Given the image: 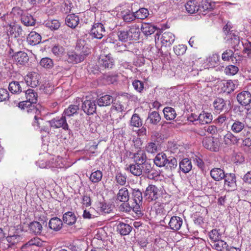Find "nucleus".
Segmentation results:
<instances>
[{"mask_svg": "<svg viewBox=\"0 0 251 251\" xmlns=\"http://www.w3.org/2000/svg\"><path fill=\"white\" fill-rule=\"evenodd\" d=\"M113 65V59L109 55H100L92 71L94 73H102L105 69H111Z\"/></svg>", "mask_w": 251, "mask_h": 251, "instance_id": "f257e3e1", "label": "nucleus"}, {"mask_svg": "<svg viewBox=\"0 0 251 251\" xmlns=\"http://www.w3.org/2000/svg\"><path fill=\"white\" fill-rule=\"evenodd\" d=\"M160 207V208H158V210L159 209L160 211L162 210V214H160V220L159 221L160 225H158V228H159V238H167V237L168 234V231L166 230L167 228L166 226H164V224H166V222L165 221H167V222H168L170 219V217H167V216H165L166 214V211L164 210H162V208H161V206L160 205L159 206Z\"/></svg>", "mask_w": 251, "mask_h": 251, "instance_id": "f03ea898", "label": "nucleus"}, {"mask_svg": "<svg viewBox=\"0 0 251 251\" xmlns=\"http://www.w3.org/2000/svg\"><path fill=\"white\" fill-rule=\"evenodd\" d=\"M51 127L53 128H62L64 130H69L66 117L62 114L61 117H57L47 122Z\"/></svg>", "mask_w": 251, "mask_h": 251, "instance_id": "7ed1b4c3", "label": "nucleus"}, {"mask_svg": "<svg viewBox=\"0 0 251 251\" xmlns=\"http://www.w3.org/2000/svg\"><path fill=\"white\" fill-rule=\"evenodd\" d=\"M203 146L206 149L213 151L219 150L220 142L217 138L213 137H205L202 141Z\"/></svg>", "mask_w": 251, "mask_h": 251, "instance_id": "20e7f679", "label": "nucleus"}, {"mask_svg": "<svg viewBox=\"0 0 251 251\" xmlns=\"http://www.w3.org/2000/svg\"><path fill=\"white\" fill-rule=\"evenodd\" d=\"M232 124L231 125L230 130L234 133L237 134L240 133H244L246 132V136H248L250 134V132L247 131L245 128V121H240L238 120H232Z\"/></svg>", "mask_w": 251, "mask_h": 251, "instance_id": "39448f33", "label": "nucleus"}, {"mask_svg": "<svg viewBox=\"0 0 251 251\" xmlns=\"http://www.w3.org/2000/svg\"><path fill=\"white\" fill-rule=\"evenodd\" d=\"M236 99L239 103L243 106H250L251 93L248 91H243L237 95Z\"/></svg>", "mask_w": 251, "mask_h": 251, "instance_id": "423d86ee", "label": "nucleus"}, {"mask_svg": "<svg viewBox=\"0 0 251 251\" xmlns=\"http://www.w3.org/2000/svg\"><path fill=\"white\" fill-rule=\"evenodd\" d=\"M197 2L199 3V13L202 15H205L206 11H211L215 6L214 2L208 0H197Z\"/></svg>", "mask_w": 251, "mask_h": 251, "instance_id": "0eeeda50", "label": "nucleus"}, {"mask_svg": "<svg viewBox=\"0 0 251 251\" xmlns=\"http://www.w3.org/2000/svg\"><path fill=\"white\" fill-rule=\"evenodd\" d=\"M75 50L80 54L83 55L84 59L90 52V49L85 40L79 39L77 41Z\"/></svg>", "mask_w": 251, "mask_h": 251, "instance_id": "6e6552de", "label": "nucleus"}, {"mask_svg": "<svg viewBox=\"0 0 251 251\" xmlns=\"http://www.w3.org/2000/svg\"><path fill=\"white\" fill-rule=\"evenodd\" d=\"M145 197L148 201H154L155 203L157 199V187L154 185H149L146 188Z\"/></svg>", "mask_w": 251, "mask_h": 251, "instance_id": "1a4fd4ad", "label": "nucleus"}, {"mask_svg": "<svg viewBox=\"0 0 251 251\" xmlns=\"http://www.w3.org/2000/svg\"><path fill=\"white\" fill-rule=\"evenodd\" d=\"M39 75L35 72L28 74L25 77V81L27 85L32 87L37 86L39 84Z\"/></svg>", "mask_w": 251, "mask_h": 251, "instance_id": "9d476101", "label": "nucleus"}, {"mask_svg": "<svg viewBox=\"0 0 251 251\" xmlns=\"http://www.w3.org/2000/svg\"><path fill=\"white\" fill-rule=\"evenodd\" d=\"M105 32L103 25L100 23L95 24L91 30V35L95 38L101 39Z\"/></svg>", "mask_w": 251, "mask_h": 251, "instance_id": "9b49d317", "label": "nucleus"}, {"mask_svg": "<svg viewBox=\"0 0 251 251\" xmlns=\"http://www.w3.org/2000/svg\"><path fill=\"white\" fill-rule=\"evenodd\" d=\"M82 109L88 115H92L96 111V104L95 101L86 100L82 105Z\"/></svg>", "mask_w": 251, "mask_h": 251, "instance_id": "f8f14e48", "label": "nucleus"}, {"mask_svg": "<svg viewBox=\"0 0 251 251\" xmlns=\"http://www.w3.org/2000/svg\"><path fill=\"white\" fill-rule=\"evenodd\" d=\"M13 59L18 65H25L28 61L27 54L24 51L16 52L13 56Z\"/></svg>", "mask_w": 251, "mask_h": 251, "instance_id": "ddd939ff", "label": "nucleus"}, {"mask_svg": "<svg viewBox=\"0 0 251 251\" xmlns=\"http://www.w3.org/2000/svg\"><path fill=\"white\" fill-rule=\"evenodd\" d=\"M230 103L229 101H226L222 98H217L213 102V106L217 112H220L222 111H227L228 108L226 106L227 102Z\"/></svg>", "mask_w": 251, "mask_h": 251, "instance_id": "4468645a", "label": "nucleus"}, {"mask_svg": "<svg viewBox=\"0 0 251 251\" xmlns=\"http://www.w3.org/2000/svg\"><path fill=\"white\" fill-rule=\"evenodd\" d=\"M126 170L129 171L135 176H140L143 173V167L139 163H133L132 164H127Z\"/></svg>", "mask_w": 251, "mask_h": 251, "instance_id": "2eb2a0df", "label": "nucleus"}, {"mask_svg": "<svg viewBox=\"0 0 251 251\" xmlns=\"http://www.w3.org/2000/svg\"><path fill=\"white\" fill-rule=\"evenodd\" d=\"M79 23V17L75 14L68 15L65 19V24L67 26L75 28Z\"/></svg>", "mask_w": 251, "mask_h": 251, "instance_id": "dca6fc26", "label": "nucleus"}, {"mask_svg": "<svg viewBox=\"0 0 251 251\" xmlns=\"http://www.w3.org/2000/svg\"><path fill=\"white\" fill-rule=\"evenodd\" d=\"M175 35L171 32H164L161 37V43L165 47H170L175 41Z\"/></svg>", "mask_w": 251, "mask_h": 251, "instance_id": "f3484780", "label": "nucleus"}, {"mask_svg": "<svg viewBox=\"0 0 251 251\" xmlns=\"http://www.w3.org/2000/svg\"><path fill=\"white\" fill-rule=\"evenodd\" d=\"M210 176L215 181H220L225 177V173L224 170L220 168H214L210 171Z\"/></svg>", "mask_w": 251, "mask_h": 251, "instance_id": "a211bd4d", "label": "nucleus"}, {"mask_svg": "<svg viewBox=\"0 0 251 251\" xmlns=\"http://www.w3.org/2000/svg\"><path fill=\"white\" fill-rule=\"evenodd\" d=\"M24 85L23 82H20L13 81L9 83L8 89L9 91L14 94H18L22 91V86Z\"/></svg>", "mask_w": 251, "mask_h": 251, "instance_id": "6ab92c4d", "label": "nucleus"}, {"mask_svg": "<svg viewBox=\"0 0 251 251\" xmlns=\"http://www.w3.org/2000/svg\"><path fill=\"white\" fill-rule=\"evenodd\" d=\"M41 41V36L35 31H31L27 37V42L32 46L39 44Z\"/></svg>", "mask_w": 251, "mask_h": 251, "instance_id": "aec40b11", "label": "nucleus"}, {"mask_svg": "<svg viewBox=\"0 0 251 251\" xmlns=\"http://www.w3.org/2000/svg\"><path fill=\"white\" fill-rule=\"evenodd\" d=\"M62 219L65 224L72 226L75 223L77 218L74 212L68 211L63 214Z\"/></svg>", "mask_w": 251, "mask_h": 251, "instance_id": "412c9836", "label": "nucleus"}, {"mask_svg": "<svg viewBox=\"0 0 251 251\" xmlns=\"http://www.w3.org/2000/svg\"><path fill=\"white\" fill-rule=\"evenodd\" d=\"M8 34L14 38H17L22 35L23 30L22 27L18 25H10L7 29Z\"/></svg>", "mask_w": 251, "mask_h": 251, "instance_id": "4be33fe9", "label": "nucleus"}, {"mask_svg": "<svg viewBox=\"0 0 251 251\" xmlns=\"http://www.w3.org/2000/svg\"><path fill=\"white\" fill-rule=\"evenodd\" d=\"M224 140L226 145H231L238 144L240 138L234 135L231 132L228 131L224 136Z\"/></svg>", "mask_w": 251, "mask_h": 251, "instance_id": "5701e85b", "label": "nucleus"}, {"mask_svg": "<svg viewBox=\"0 0 251 251\" xmlns=\"http://www.w3.org/2000/svg\"><path fill=\"white\" fill-rule=\"evenodd\" d=\"M182 224V220L177 216H173L169 220V225L170 228L177 230L180 229Z\"/></svg>", "mask_w": 251, "mask_h": 251, "instance_id": "b1692460", "label": "nucleus"}, {"mask_svg": "<svg viewBox=\"0 0 251 251\" xmlns=\"http://www.w3.org/2000/svg\"><path fill=\"white\" fill-rule=\"evenodd\" d=\"M113 100L114 98L112 96L109 95H105L98 99L97 104L100 107L106 106L112 103Z\"/></svg>", "mask_w": 251, "mask_h": 251, "instance_id": "393cba45", "label": "nucleus"}, {"mask_svg": "<svg viewBox=\"0 0 251 251\" xmlns=\"http://www.w3.org/2000/svg\"><path fill=\"white\" fill-rule=\"evenodd\" d=\"M224 179H225L224 184L225 186H227L228 188H235L236 187V177L234 174H226L225 177Z\"/></svg>", "mask_w": 251, "mask_h": 251, "instance_id": "a878e982", "label": "nucleus"}, {"mask_svg": "<svg viewBox=\"0 0 251 251\" xmlns=\"http://www.w3.org/2000/svg\"><path fill=\"white\" fill-rule=\"evenodd\" d=\"M117 230L122 235H126L130 233L132 227L127 224L119 222L117 226Z\"/></svg>", "mask_w": 251, "mask_h": 251, "instance_id": "bb28decb", "label": "nucleus"}, {"mask_svg": "<svg viewBox=\"0 0 251 251\" xmlns=\"http://www.w3.org/2000/svg\"><path fill=\"white\" fill-rule=\"evenodd\" d=\"M192 168V165L191 160L185 158L183 159L179 162V169L184 173H189Z\"/></svg>", "mask_w": 251, "mask_h": 251, "instance_id": "cd10ccee", "label": "nucleus"}, {"mask_svg": "<svg viewBox=\"0 0 251 251\" xmlns=\"http://www.w3.org/2000/svg\"><path fill=\"white\" fill-rule=\"evenodd\" d=\"M44 244V241L38 237H34L31 239L27 243L22 246L21 249L23 250L26 249L30 246H35L37 247H42Z\"/></svg>", "mask_w": 251, "mask_h": 251, "instance_id": "c85d7f7f", "label": "nucleus"}, {"mask_svg": "<svg viewBox=\"0 0 251 251\" xmlns=\"http://www.w3.org/2000/svg\"><path fill=\"white\" fill-rule=\"evenodd\" d=\"M62 225V221L57 217L51 218L49 223V227L54 231H58L61 229Z\"/></svg>", "mask_w": 251, "mask_h": 251, "instance_id": "c756f323", "label": "nucleus"}, {"mask_svg": "<svg viewBox=\"0 0 251 251\" xmlns=\"http://www.w3.org/2000/svg\"><path fill=\"white\" fill-rule=\"evenodd\" d=\"M129 199V194L126 187H122L119 190L117 195V200L121 202H127Z\"/></svg>", "mask_w": 251, "mask_h": 251, "instance_id": "7c9ffc66", "label": "nucleus"}, {"mask_svg": "<svg viewBox=\"0 0 251 251\" xmlns=\"http://www.w3.org/2000/svg\"><path fill=\"white\" fill-rule=\"evenodd\" d=\"M198 5L197 0H190L186 3L185 8L190 14H193L196 12L199 13Z\"/></svg>", "mask_w": 251, "mask_h": 251, "instance_id": "2f4dec72", "label": "nucleus"}, {"mask_svg": "<svg viewBox=\"0 0 251 251\" xmlns=\"http://www.w3.org/2000/svg\"><path fill=\"white\" fill-rule=\"evenodd\" d=\"M133 158L134 163L140 164L141 165H142L147 159L146 153L144 151L141 150L134 154Z\"/></svg>", "mask_w": 251, "mask_h": 251, "instance_id": "473e14b6", "label": "nucleus"}, {"mask_svg": "<svg viewBox=\"0 0 251 251\" xmlns=\"http://www.w3.org/2000/svg\"><path fill=\"white\" fill-rule=\"evenodd\" d=\"M69 62L77 63L84 60L83 55L80 54L78 52H69L68 53Z\"/></svg>", "mask_w": 251, "mask_h": 251, "instance_id": "72a5a7b5", "label": "nucleus"}, {"mask_svg": "<svg viewBox=\"0 0 251 251\" xmlns=\"http://www.w3.org/2000/svg\"><path fill=\"white\" fill-rule=\"evenodd\" d=\"M131 40L136 41L139 39L140 31L139 26L137 25H132L130 27L129 31Z\"/></svg>", "mask_w": 251, "mask_h": 251, "instance_id": "f704fd0d", "label": "nucleus"}, {"mask_svg": "<svg viewBox=\"0 0 251 251\" xmlns=\"http://www.w3.org/2000/svg\"><path fill=\"white\" fill-rule=\"evenodd\" d=\"M213 248L217 251H226L228 250V244L222 240L212 242Z\"/></svg>", "mask_w": 251, "mask_h": 251, "instance_id": "c9c22d12", "label": "nucleus"}, {"mask_svg": "<svg viewBox=\"0 0 251 251\" xmlns=\"http://www.w3.org/2000/svg\"><path fill=\"white\" fill-rule=\"evenodd\" d=\"M21 20L22 23L26 26H33L35 24V20L31 15L28 13H25Z\"/></svg>", "mask_w": 251, "mask_h": 251, "instance_id": "e433bc0d", "label": "nucleus"}, {"mask_svg": "<svg viewBox=\"0 0 251 251\" xmlns=\"http://www.w3.org/2000/svg\"><path fill=\"white\" fill-rule=\"evenodd\" d=\"M212 121V115L211 113L203 112L199 115V122L202 125L208 124Z\"/></svg>", "mask_w": 251, "mask_h": 251, "instance_id": "4c0bfd02", "label": "nucleus"}, {"mask_svg": "<svg viewBox=\"0 0 251 251\" xmlns=\"http://www.w3.org/2000/svg\"><path fill=\"white\" fill-rule=\"evenodd\" d=\"M78 110L79 105L72 104L64 110L62 114L66 117L73 116L77 113Z\"/></svg>", "mask_w": 251, "mask_h": 251, "instance_id": "58836bf2", "label": "nucleus"}, {"mask_svg": "<svg viewBox=\"0 0 251 251\" xmlns=\"http://www.w3.org/2000/svg\"><path fill=\"white\" fill-rule=\"evenodd\" d=\"M29 228L32 233L35 234H39L41 233L43 227L39 222L34 221L30 223Z\"/></svg>", "mask_w": 251, "mask_h": 251, "instance_id": "ea45409f", "label": "nucleus"}, {"mask_svg": "<svg viewBox=\"0 0 251 251\" xmlns=\"http://www.w3.org/2000/svg\"><path fill=\"white\" fill-rule=\"evenodd\" d=\"M163 112L164 117L167 120H172L175 118L176 114L175 109L172 107H166L164 108Z\"/></svg>", "mask_w": 251, "mask_h": 251, "instance_id": "a19ab883", "label": "nucleus"}, {"mask_svg": "<svg viewBox=\"0 0 251 251\" xmlns=\"http://www.w3.org/2000/svg\"><path fill=\"white\" fill-rule=\"evenodd\" d=\"M26 99L34 103H37L38 96L37 93L34 92L33 89H28L25 92Z\"/></svg>", "mask_w": 251, "mask_h": 251, "instance_id": "79ce46f5", "label": "nucleus"}, {"mask_svg": "<svg viewBox=\"0 0 251 251\" xmlns=\"http://www.w3.org/2000/svg\"><path fill=\"white\" fill-rule=\"evenodd\" d=\"M102 173L100 170L93 172L89 177L90 180L93 183H98L101 181L102 177Z\"/></svg>", "mask_w": 251, "mask_h": 251, "instance_id": "37998d69", "label": "nucleus"}, {"mask_svg": "<svg viewBox=\"0 0 251 251\" xmlns=\"http://www.w3.org/2000/svg\"><path fill=\"white\" fill-rule=\"evenodd\" d=\"M156 29V26L149 24H145L141 27V30L146 35H151Z\"/></svg>", "mask_w": 251, "mask_h": 251, "instance_id": "c03bdc74", "label": "nucleus"}, {"mask_svg": "<svg viewBox=\"0 0 251 251\" xmlns=\"http://www.w3.org/2000/svg\"><path fill=\"white\" fill-rule=\"evenodd\" d=\"M122 17L124 21L126 23H130L136 19L135 13L128 10L123 12Z\"/></svg>", "mask_w": 251, "mask_h": 251, "instance_id": "a18cd8bd", "label": "nucleus"}, {"mask_svg": "<svg viewBox=\"0 0 251 251\" xmlns=\"http://www.w3.org/2000/svg\"><path fill=\"white\" fill-rule=\"evenodd\" d=\"M34 104L35 103L26 100L25 101L19 102V107L24 110L26 109V111L29 112V110H32V108H34Z\"/></svg>", "mask_w": 251, "mask_h": 251, "instance_id": "49530a36", "label": "nucleus"}, {"mask_svg": "<svg viewBox=\"0 0 251 251\" xmlns=\"http://www.w3.org/2000/svg\"><path fill=\"white\" fill-rule=\"evenodd\" d=\"M134 13L136 18L141 20L146 19L149 15L148 10L145 8H140Z\"/></svg>", "mask_w": 251, "mask_h": 251, "instance_id": "de8ad7c7", "label": "nucleus"}, {"mask_svg": "<svg viewBox=\"0 0 251 251\" xmlns=\"http://www.w3.org/2000/svg\"><path fill=\"white\" fill-rule=\"evenodd\" d=\"M177 165L176 159L175 157H169L164 168L172 170L176 168Z\"/></svg>", "mask_w": 251, "mask_h": 251, "instance_id": "09e8293b", "label": "nucleus"}, {"mask_svg": "<svg viewBox=\"0 0 251 251\" xmlns=\"http://www.w3.org/2000/svg\"><path fill=\"white\" fill-rule=\"evenodd\" d=\"M113 105L111 107V111H117L118 112H122L125 111L126 109L125 105L122 103V102L118 101L113 102Z\"/></svg>", "mask_w": 251, "mask_h": 251, "instance_id": "8fccbe9b", "label": "nucleus"}, {"mask_svg": "<svg viewBox=\"0 0 251 251\" xmlns=\"http://www.w3.org/2000/svg\"><path fill=\"white\" fill-rule=\"evenodd\" d=\"M117 35L119 40L123 42H126L128 40H130L129 33L127 30H119Z\"/></svg>", "mask_w": 251, "mask_h": 251, "instance_id": "3c124183", "label": "nucleus"}, {"mask_svg": "<svg viewBox=\"0 0 251 251\" xmlns=\"http://www.w3.org/2000/svg\"><path fill=\"white\" fill-rule=\"evenodd\" d=\"M168 159L165 153L163 152L158 153V167L164 168L166 162L168 161Z\"/></svg>", "mask_w": 251, "mask_h": 251, "instance_id": "603ef678", "label": "nucleus"}, {"mask_svg": "<svg viewBox=\"0 0 251 251\" xmlns=\"http://www.w3.org/2000/svg\"><path fill=\"white\" fill-rule=\"evenodd\" d=\"M130 126L136 127L142 126V121L137 114L132 115L130 120Z\"/></svg>", "mask_w": 251, "mask_h": 251, "instance_id": "864d4df0", "label": "nucleus"}, {"mask_svg": "<svg viewBox=\"0 0 251 251\" xmlns=\"http://www.w3.org/2000/svg\"><path fill=\"white\" fill-rule=\"evenodd\" d=\"M167 238L158 239V248H159V251H166L170 249L168 246V243L166 239Z\"/></svg>", "mask_w": 251, "mask_h": 251, "instance_id": "5fc2aeb1", "label": "nucleus"}, {"mask_svg": "<svg viewBox=\"0 0 251 251\" xmlns=\"http://www.w3.org/2000/svg\"><path fill=\"white\" fill-rule=\"evenodd\" d=\"M40 65L46 69H50L53 66L52 60L48 57L42 58L40 62Z\"/></svg>", "mask_w": 251, "mask_h": 251, "instance_id": "6e6d98bb", "label": "nucleus"}, {"mask_svg": "<svg viewBox=\"0 0 251 251\" xmlns=\"http://www.w3.org/2000/svg\"><path fill=\"white\" fill-rule=\"evenodd\" d=\"M132 196L134 202L142 203L143 200L142 193L139 189H134L133 190Z\"/></svg>", "mask_w": 251, "mask_h": 251, "instance_id": "4d7b16f0", "label": "nucleus"}, {"mask_svg": "<svg viewBox=\"0 0 251 251\" xmlns=\"http://www.w3.org/2000/svg\"><path fill=\"white\" fill-rule=\"evenodd\" d=\"M239 71L238 68L235 65H228L225 69V72L228 75H234Z\"/></svg>", "mask_w": 251, "mask_h": 251, "instance_id": "13d9d810", "label": "nucleus"}, {"mask_svg": "<svg viewBox=\"0 0 251 251\" xmlns=\"http://www.w3.org/2000/svg\"><path fill=\"white\" fill-rule=\"evenodd\" d=\"M209 237L213 242H215L221 239V234L217 229H214L209 232Z\"/></svg>", "mask_w": 251, "mask_h": 251, "instance_id": "bf43d9fd", "label": "nucleus"}, {"mask_svg": "<svg viewBox=\"0 0 251 251\" xmlns=\"http://www.w3.org/2000/svg\"><path fill=\"white\" fill-rule=\"evenodd\" d=\"M234 52L231 50H226L222 54V59L225 61H229L232 58Z\"/></svg>", "mask_w": 251, "mask_h": 251, "instance_id": "052dcab7", "label": "nucleus"}, {"mask_svg": "<svg viewBox=\"0 0 251 251\" xmlns=\"http://www.w3.org/2000/svg\"><path fill=\"white\" fill-rule=\"evenodd\" d=\"M119 209L121 212L129 213L131 211L132 206L130 205L128 201L123 202L119 207Z\"/></svg>", "mask_w": 251, "mask_h": 251, "instance_id": "680f3d73", "label": "nucleus"}, {"mask_svg": "<svg viewBox=\"0 0 251 251\" xmlns=\"http://www.w3.org/2000/svg\"><path fill=\"white\" fill-rule=\"evenodd\" d=\"M51 50L52 53L55 55L57 56H59L63 53L64 51V49L63 48V47L59 45H55L53 47Z\"/></svg>", "mask_w": 251, "mask_h": 251, "instance_id": "e2e57ef3", "label": "nucleus"}, {"mask_svg": "<svg viewBox=\"0 0 251 251\" xmlns=\"http://www.w3.org/2000/svg\"><path fill=\"white\" fill-rule=\"evenodd\" d=\"M48 27L51 29L56 30L60 27V23L56 20L48 21L46 23Z\"/></svg>", "mask_w": 251, "mask_h": 251, "instance_id": "0e129e2a", "label": "nucleus"}, {"mask_svg": "<svg viewBox=\"0 0 251 251\" xmlns=\"http://www.w3.org/2000/svg\"><path fill=\"white\" fill-rule=\"evenodd\" d=\"M132 85L137 92H141L144 88V83L139 80H135L132 82Z\"/></svg>", "mask_w": 251, "mask_h": 251, "instance_id": "69168bd1", "label": "nucleus"}, {"mask_svg": "<svg viewBox=\"0 0 251 251\" xmlns=\"http://www.w3.org/2000/svg\"><path fill=\"white\" fill-rule=\"evenodd\" d=\"M126 176L121 173H117L116 176L117 182L121 185H124L126 183Z\"/></svg>", "mask_w": 251, "mask_h": 251, "instance_id": "338daca9", "label": "nucleus"}, {"mask_svg": "<svg viewBox=\"0 0 251 251\" xmlns=\"http://www.w3.org/2000/svg\"><path fill=\"white\" fill-rule=\"evenodd\" d=\"M11 14L15 17L21 18V19L22 16H23L25 13H24L23 10L20 7H15L12 8Z\"/></svg>", "mask_w": 251, "mask_h": 251, "instance_id": "774afa93", "label": "nucleus"}]
</instances>
